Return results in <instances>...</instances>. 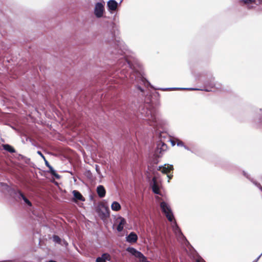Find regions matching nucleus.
Instances as JSON below:
<instances>
[{
  "label": "nucleus",
  "instance_id": "4c0bfd02",
  "mask_svg": "<svg viewBox=\"0 0 262 262\" xmlns=\"http://www.w3.org/2000/svg\"><path fill=\"white\" fill-rule=\"evenodd\" d=\"M37 154H38L39 156H40L41 157H43V154H42V152L40 151H37Z\"/></svg>",
  "mask_w": 262,
  "mask_h": 262
},
{
  "label": "nucleus",
  "instance_id": "f8f14e48",
  "mask_svg": "<svg viewBox=\"0 0 262 262\" xmlns=\"http://www.w3.org/2000/svg\"><path fill=\"white\" fill-rule=\"evenodd\" d=\"M118 3L115 0H109L107 2L108 10L110 11H115L118 7Z\"/></svg>",
  "mask_w": 262,
  "mask_h": 262
},
{
  "label": "nucleus",
  "instance_id": "72a5a7b5",
  "mask_svg": "<svg viewBox=\"0 0 262 262\" xmlns=\"http://www.w3.org/2000/svg\"><path fill=\"white\" fill-rule=\"evenodd\" d=\"M167 168H168V171L173 170V166L172 165H168Z\"/></svg>",
  "mask_w": 262,
  "mask_h": 262
},
{
  "label": "nucleus",
  "instance_id": "412c9836",
  "mask_svg": "<svg viewBox=\"0 0 262 262\" xmlns=\"http://www.w3.org/2000/svg\"><path fill=\"white\" fill-rule=\"evenodd\" d=\"M111 208L113 210L117 211L121 209V205L118 202L114 201L112 204Z\"/></svg>",
  "mask_w": 262,
  "mask_h": 262
},
{
  "label": "nucleus",
  "instance_id": "cd10ccee",
  "mask_svg": "<svg viewBox=\"0 0 262 262\" xmlns=\"http://www.w3.org/2000/svg\"><path fill=\"white\" fill-rule=\"evenodd\" d=\"M245 4H250L255 2V0H242Z\"/></svg>",
  "mask_w": 262,
  "mask_h": 262
},
{
  "label": "nucleus",
  "instance_id": "7ed1b4c3",
  "mask_svg": "<svg viewBox=\"0 0 262 262\" xmlns=\"http://www.w3.org/2000/svg\"><path fill=\"white\" fill-rule=\"evenodd\" d=\"M141 114L143 119H145L150 126L155 128H160L166 124V120L162 119L154 109L143 108Z\"/></svg>",
  "mask_w": 262,
  "mask_h": 262
},
{
  "label": "nucleus",
  "instance_id": "6e6552de",
  "mask_svg": "<svg viewBox=\"0 0 262 262\" xmlns=\"http://www.w3.org/2000/svg\"><path fill=\"white\" fill-rule=\"evenodd\" d=\"M172 230L173 232L175 233V234L178 236V237L181 239H184L187 242L186 237L182 233L180 228L178 226V224H177L176 221L174 220L173 222V224L172 225Z\"/></svg>",
  "mask_w": 262,
  "mask_h": 262
},
{
  "label": "nucleus",
  "instance_id": "39448f33",
  "mask_svg": "<svg viewBox=\"0 0 262 262\" xmlns=\"http://www.w3.org/2000/svg\"><path fill=\"white\" fill-rule=\"evenodd\" d=\"M167 149V145L166 144L163 142H159L157 144V148L155 151V154L158 157L161 156V155H163L164 151Z\"/></svg>",
  "mask_w": 262,
  "mask_h": 262
},
{
  "label": "nucleus",
  "instance_id": "aec40b11",
  "mask_svg": "<svg viewBox=\"0 0 262 262\" xmlns=\"http://www.w3.org/2000/svg\"><path fill=\"white\" fill-rule=\"evenodd\" d=\"M3 149L10 153L15 152V149L10 145L6 144L3 145Z\"/></svg>",
  "mask_w": 262,
  "mask_h": 262
},
{
  "label": "nucleus",
  "instance_id": "4be33fe9",
  "mask_svg": "<svg viewBox=\"0 0 262 262\" xmlns=\"http://www.w3.org/2000/svg\"><path fill=\"white\" fill-rule=\"evenodd\" d=\"M52 238H53V242H55V243H57L58 244H62V243H61L62 240L58 235H53Z\"/></svg>",
  "mask_w": 262,
  "mask_h": 262
},
{
  "label": "nucleus",
  "instance_id": "4468645a",
  "mask_svg": "<svg viewBox=\"0 0 262 262\" xmlns=\"http://www.w3.org/2000/svg\"><path fill=\"white\" fill-rule=\"evenodd\" d=\"M46 165L49 168V171L53 176H54L57 179H60V176L56 172V171L49 164L48 161H46Z\"/></svg>",
  "mask_w": 262,
  "mask_h": 262
},
{
  "label": "nucleus",
  "instance_id": "9b49d317",
  "mask_svg": "<svg viewBox=\"0 0 262 262\" xmlns=\"http://www.w3.org/2000/svg\"><path fill=\"white\" fill-rule=\"evenodd\" d=\"M126 241L129 243H135L137 241L138 236L134 232H131L126 236Z\"/></svg>",
  "mask_w": 262,
  "mask_h": 262
},
{
  "label": "nucleus",
  "instance_id": "f03ea898",
  "mask_svg": "<svg viewBox=\"0 0 262 262\" xmlns=\"http://www.w3.org/2000/svg\"><path fill=\"white\" fill-rule=\"evenodd\" d=\"M204 84V88H155V90H160L162 91L167 90H189V91H204L206 92H211L214 88L220 89L221 87L219 83L215 81L214 77L210 76L205 79L202 80Z\"/></svg>",
  "mask_w": 262,
  "mask_h": 262
},
{
  "label": "nucleus",
  "instance_id": "79ce46f5",
  "mask_svg": "<svg viewBox=\"0 0 262 262\" xmlns=\"http://www.w3.org/2000/svg\"><path fill=\"white\" fill-rule=\"evenodd\" d=\"M48 262H57V261H55V260H49V261H48Z\"/></svg>",
  "mask_w": 262,
  "mask_h": 262
},
{
  "label": "nucleus",
  "instance_id": "473e14b6",
  "mask_svg": "<svg viewBox=\"0 0 262 262\" xmlns=\"http://www.w3.org/2000/svg\"><path fill=\"white\" fill-rule=\"evenodd\" d=\"M95 169L98 174L100 173V170L99 169V166L98 165H95Z\"/></svg>",
  "mask_w": 262,
  "mask_h": 262
},
{
  "label": "nucleus",
  "instance_id": "c756f323",
  "mask_svg": "<svg viewBox=\"0 0 262 262\" xmlns=\"http://www.w3.org/2000/svg\"><path fill=\"white\" fill-rule=\"evenodd\" d=\"M140 262H148V261L147 260L146 257L143 255V256L140 258Z\"/></svg>",
  "mask_w": 262,
  "mask_h": 262
},
{
  "label": "nucleus",
  "instance_id": "37998d69",
  "mask_svg": "<svg viewBox=\"0 0 262 262\" xmlns=\"http://www.w3.org/2000/svg\"><path fill=\"white\" fill-rule=\"evenodd\" d=\"M196 262H201L200 259H198L196 260Z\"/></svg>",
  "mask_w": 262,
  "mask_h": 262
},
{
  "label": "nucleus",
  "instance_id": "c03bdc74",
  "mask_svg": "<svg viewBox=\"0 0 262 262\" xmlns=\"http://www.w3.org/2000/svg\"><path fill=\"white\" fill-rule=\"evenodd\" d=\"M171 144H172V145H175V143H174V141H172V142H171Z\"/></svg>",
  "mask_w": 262,
  "mask_h": 262
},
{
  "label": "nucleus",
  "instance_id": "5701e85b",
  "mask_svg": "<svg viewBox=\"0 0 262 262\" xmlns=\"http://www.w3.org/2000/svg\"><path fill=\"white\" fill-rule=\"evenodd\" d=\"M126 251L128 253H129L130 254L134 256L135 254L136 253V252L137 251V250L133 247H128L126 248Z\"/></svg>",
  "mask_w": 262,
  "mask_h": 262
},
{
  "label": "nucleus",
  "instance_id": "2eb2a0df",
  "mask_svg": "<svg viewBox=\"0 0 262 262\" xmlns=\"http://www.w3.org/2000/svg\"><path fill=\"white\" fill-rule=\"evenodd\" d=\"M98 196L102 198L105 196L106 194L105 189L103 185H99L97 187L96 189Z\"/></svg>",
  "mask_w": 262,
  "mask_h": 262
},
{
  "label": "nucleus",
  "instance_id": "58836bf2",
  "mask_svg": "<svg viewBox=\"0 0 262 262\" xmlns=\"http://www.w3.org/2000/svg\"><path fill=\"white\" fill-rule=\"evenodd\" d=\"M167 177L169 179V180H168V182H169V180L172 178V175H167Z\"/></svg>",
  "mask_w": 262,
  "mask_h": 262
},
{
  "label": "nucleus",
  "instance_id": "c9c22d12",
  "mask_svg": "<svg viewBox=\"0 0 262 262\" xmlns=\"http://www.w3.org/2000/svg\"><path fill=\"white\" fill-rule=\"evenodd\" d=\"M0 262H17L15 260H5V261H2Z\"/></svg>",
  "mask_w": 262,
  "mask_h": 262
},
{
  "label": "nucleus",
  "instance_id": "9d476101",
  "mask_svg": "<svg viewBox=\"0 0 262 262\" xmlns=\"http://www.w3.org/2000/svg\"><path fill=\"white\" fill-rule=\"evenodd\" d=\"M150 185L151 187L152 191L154 193L157 194H160V186L156 180V177H154L152 179V181L150 184Z\"/></svg>",
  "mask_w": 262,
  "mask_h": 262
},
{
  "label": "nucleus",
  "instance_id": "20e7f679",
  "mask_svg": "<svg viewBox=\"0 0 262 262\" xmlns=\"http://www.w3.org/2000/svg\"><path fill=\"white\" fill-rule=\"evenodd\" d=\"M160 207L167 220L172 222L174 220V215L170 207L165 202H162L160 203Z\"/></svg>",
  "mask_w": 262,
  "mask_h": 262
},
{
  "label": "nucleus",
  "instance_id": "393cba45",
  "mask_svg": "<svg viewBox=\"0 0 262 262\" xmlns=\"http://www.w3.org/2000/svg\"><path fill=\"white\" fill-rule=\"evenodd\" d=\"M143 254L141 252L137 250L136 253L134 255V256L137 258H141L142 256H143Z\"/></svg>",
  "mask_w": 262,
  "mask_h": 262
},
{
  "label": "nucleus",
  "instance_id": "423d86ee",
  "mask_svg": "<svg viewBox=\"0 0 262 262\" xmlns=\"http://www.w3.org/2000/svg\"><path fill=\"white\" fill-rule=\"evenodd\" d=\"M15 199H18L19 200H23L24 203L28 205L29 206H32L31 202L27 198L24 193L19 189H17L16 192L13 196Z\"/></svg>",
  "mask_w": 262,
  "mask_h": 262
},
{
  "label": "nucleus",
  "instance_id": "f3484780",
  "mask_svg": "<svg viewBox=\"0 0 262 262\" xmlns=\"http://www.w3.org/2000/svg\"><path fill=\"white\" fill-rule=\"evenodd\" d=\"M74 199L81 201L84 202L85 201L84 198L82 196V195L77 190H73L72 192Z\"/></svg>",
  "mask_w": 262,
  "mask_h": 262
},
{
  "label": "nucleus",
  "instance_id": "c85d7f7f",
  "mask_svg": "<svg viewBox=\"0 0 262 262\" xmlns=\"http://www.w3.org/2000/svg\"><path fill=\"white\" fill-rule=\"evenodd\" d=\"M177 146H178L184 147V146H185L184 142L182 141H179L177 142Z\"/></svg>",
  "mask_w": 262,
  "mask_h": 262
},
{
  "label": "nucleus",
  "instance_id": "1a4fd4ad",
  "mask_svg": "<svg viewBox=\"0 0 262 262\" xmlns=\"http://www.w3.org/2000/svg\"><path fill=\"white\" fill-rule=\"evenodd\" d=\"M0 186L2 187L3 189L5 190L11 196H13V195L17 191V190L11 187L6 183L1 182Z\"/></svg>",
  "mask_w": 262,
  "mask_h": 262
},
{
  "label": "nucleus",
  "instance_id": "6ab92c4d",
  "mask_svg": "<svg viewBox=\"0 0 262 262\" xmlns=\"http://www.w3.org/2000/svg\"><path fill=\"white\" fill-rule=\"evenodd\" d=\"M16 159L18 160H22L23 161H24L26 164H29L30 162V159L29 158H27L21 154H17V157H16Z\"/></svg>",
  "mask_w": 262,
  "mask_h": 262
},
{
  "label": "nucleus",
  "instance_id": "dca6fc26",
  "mask_svg": "<svg viewBox=\"0 0 262 262\" xmlns=\"http://www.w3.org/2000/svg\"><path fill=\"white\" fill-rule=\"evenodd\" d=\"M99 216L102 220H104L110 215L109 210L107 208H105L104 210H100L98 212Z\"/></svg>",
  "mask_w": 262,
  "mask_h": 262
},
{
  "label": "nucleus",
  "instance_id": "e433bc0d",
  "mask_svg": "<svg viewBox=\"0 0 262 262\" xmlns=\"http://www.w3.org/2000/svg\"><path fill=\"white\" fill-rule=\"evenodd\" d=\"M87 173H88L87 177L90 178L91 177V175H92V173H91L90 171H88Z\"/></svg>",
  "mask_w": 262,
  "mask_h": 262
},
{
  "label": "nucleus",
  "instance_id": "ddd939ff",
  "mask_svg": "<svg viewBox=\"0 0 262 262\" xmlns=\"http://www.w3.org/2000/svg\"><path fill=\"white\" fill-rule=\"evenodd\" d=\"M243 175L247 178L249 180H250L255 186L257 187L259 190L262 192V186L260 185V184L256 182V181L254 180L253 179L251 178L250 177V175L247 173L245 171H243Z\"/></svg>",
  "mask_w": 262,
  "mask_h": 262
},
{
  "label": "nucleus",
  "instance_id": "bb28decb",
  "mask_svg": "<svg viewBox=\"0 0 262 262\" xmlns=\"http://www.w3.org/2000/svg\"><path fill=\"white\" fill-rule=\"evenodd\" d=\"M123 229V226H122V225H121L119 224L117 227V231L118 232H121L122 231Z\"/></svg>",
  "mask_w": 262,
  "mask_h": 262
},
{
  "label": "nucleus",
  "instance_id": "7c9ffc66",
  "mask_svg": "<svg viewBox=\"0 0 262 262\" xmlns=\"http://www.w3.org/2000/svg\"><path fill=\"white\" fill-rule=\"evenodd\" d=\"M137 89L138 90H139L140 92H144V89L140 86L139 85V84H137L136 85Z\"/></svg>",
  "mask_w": 262,
  "mask_h": 262
},
{
  "label": "nucleus",
  "instance_id": "f704fd0d",
  "mask_svg": "<svg viewBox=\"0 0 262 262\" xmlns=\"http://www.w3.org/2000/svg\"><path fill=\"white\" fill-rule=\"evenodd\" d=\"M261 255H262V253L257 257L256 259L254 260L252 262H257V261L260 258V257H261Z\"/></svg>",
  "mask_w": 262,
  "mask_h": 262
},
{
  "label": "nucleus",
  "instance_id": "a18cd8bd",
  "mask_svg": "<svg viewBox=\"0 0 262 262\" xmlns=\"http://www.w3.org/2000/svg\"><path fill=\"white\" fill-rule=\"evenodd\" d=\"M200 259H201L203 262H205V261H204V259H203L201 257H200Z\"/></svg>",
  "mask_w": 262,
  "mask_h": 262
},
{
  "label": "nucleus",
  "instance_id": "a19ab883",
  "mask_svg": "<svg viewBox=\"0 0 262 262\" xmlns=\"http://www.w3.org/2000/svg\"><path fill=\"white\" fill-rule=\"evenodd\" d=\"M45 161V162L46 163V161H47L46 159V158L43 155V157H41Z\"/></svg>",
  "mask_w": 262,
  "mask_h": 262
},
{
  "label": "nucleus",
  "instance_id": "2f4dec72",
  "mask_svg": "<svg viewBox=\"0 0 262 262\" xmlns=\"http://www.w3.org/2000/svg\"><path fill=\"white\" fill-rule=\"evenodd\" d=\"M61 245H64L65 247H67L68 246V243L64 239H63L61 242Z\"/></svg>",
  "mask_w": 262,
  "mask_h": 262
},
{
  "label": "nucleus",
  "instance_id": "b1692460",
  "mask_svg": "<svg viewBox=\"0 0 262 262\" xmlns=\"http://www.w3.org/2000/svg\"><path fill=\"white\" fill-rule=\"evenodd\" d=\"M163 167L162 170H161L162 172L163 173H167L168 171V168L166 167H164L163 166H159L157 168L158 170H160L161 168Z\"/></svg>",
  "mask_w": 262,
  "mask_h": 262
},
{
  "label": "nucleus",
  "instance_id": "a878e982",
  "mask_svg": "<svg viewBox=\"0 0 262 262\" xmlns=\"http://www.w3.org/2000/svg\"><path fill=\"white\" fill-rule=\"evenodd\" d=\"M119 219L120 220L119 224L123 226V225L126 223V220L122 217H119Z\"/></svg>",
  "mask_w": 262,
  "mask_h": 262
},
{
  "label": "nucleus",
  "instance_id": "f257e3e1",
  "mask_svg": "<svg viewBox=\"0 0 262 262\" xmlns=\"http://www.w3.org/2000/svg\"><path fill=\"white\" fill-rule=\"evenodd\" d=\"M126 48L124 43L120 41L114 42V45L110 49L111 54L113 58L117 59L119 56L121 57L117 60V64L120 68V73L124 77H127L128 75L132 79L135 77V80L138 83H143L144 85H150L149 82L143 77L140 73L135 71V66L132 63L131 59L124 56L125 54Z\"/></svg>",
  "mask_w": 262,
  "mask_h": 262
},
{
  "label": "nucleus",
  "instance_id": "a211bd4d",
  "mask_svg": "<svg viewBox=\"0 0 262 262\" xmlns=\"http://www.w3.org/2000/svg\"><path fill=\"white\" fill-rule=\"evenodd\" d=\"M110 255L108 253H103L100 257H98L96 259V262H106L109 260Z\"/></svg>",
  "mask_w": 262,
  "mask_h": 262
},
{
  "label": "nucleus",
  "instance_id": "0eeeda50",
  "mask_svg": "<svg viewBox=\"0 0 262 262\" xmlns=\"http://www.w3.org/2000/svg\"><path fill=\"white\" fill-rule=\"evenodd\" d=\"M104 5L102 3H97L95 9L94 14L97 18H100L102 16L104 12Z\"/></svg>",
  "mask_w": 262,
  "mask_h": 262
},
{
  "label": "nucleus",
  "instance_id": "ea45409f",
  "mask_svg": "<svg viewBox=\"0 0 262 262\" xmlns=\"http://www.w3.org/2000/svg\"><path fill=\"white\" fill-rule=\"evenodd\" d=\"M184 148L187 150H190V148L188 146H186L185 145Z\"/></svg>",
  "mask_w": 262,
  "mask_h": 262
}]
</instances>
